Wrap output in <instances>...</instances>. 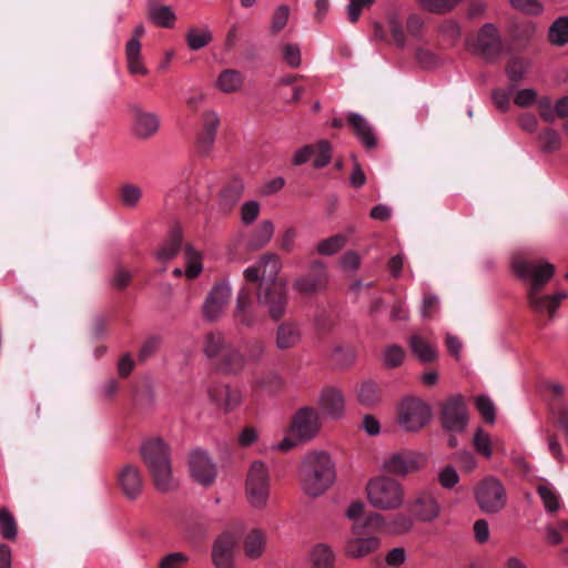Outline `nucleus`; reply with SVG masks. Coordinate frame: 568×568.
<instances>
[{
  "label": "nucleus",
  "instance_id": "1",
  "mask_svg": "<svg viewBox=\"0 0 568 568\" xmlns=\"http://www.w3.org/2000/svg\"><path fill=\"white\" fill-rule=\"evenodd\" d=\"M282 268L278 255L266 253L244 271L246 282H258L256 300L273 321L281 320L287 306L286 281L277 277Z\"/></svg>",
  "mask_w": 568,
  "mask_h": 568
},
{
  "label": "nucleus",
  "instance_id": "2",
  "mask_svg": "<svg viewBox=\"0 0 568 568\" xmlns=\"http://www.w3.org/2000/svg\"><path fill=\"white\" fill-rule=\"evenodd\" d=\"M335 465L325 452L307 454L300 469V480L303 491L312 497L324 494L335 481Z\"/></svg>",
  "mask_w": 568,
  "mask_h": 568
},
{
  "label": "nucleus",
  "instance_id": "3",
  "mask_svg": "<svg viewBox=\"0 0 568 568\" xmlns=\"http://www.w3.org/2000/svg\"><path fill=\"white\" fill-rule=\"evenodd\" d=\"M141 456L158 490L169 491L176 486L170 449L162 439L152 438L144 442L141 447Z\"/></svg>",
  "mask_w": 568,
  "mask_h": 568
},
{
  "label": "nucleus",
  "instance_id": "4",
  "mask_svg": "<svg viewBox=\"0 0 568 568\" xmlns=\"http://www.w3.org/2000/svg\"><path fill=\"white\" fill-rule=\"evenodd\" d=\"M384 524V517L378 513H372L365 517L364 523L352 524L349 536L344 545V555L349 559H362L374 552L381 547V539L372 534L369 529Z\"/></svg>",
  "mask_w": 568,
  "mask_h": 568
},
{
  "label": "nucleus",
  "instance_id": "5",
  "mask_svg": "<svg viewBox=\"0 0 568 568\" xmlns=\"http://www.w3.org/2000/svg\"><path fill=\"white\" fill-rule=\"evenodd\" d=\"M369 505L378 510H397L405 504V488L397 479L379 475L371 478L365 486Z\"/></svg>",
  "mask_w": 568,
  "mask_h": 568
},
{
  "label": "nucleus",
  "instance_id": "6",
  "mask_svg": "<svg viewBox=\"0 0 568 568\" xmlns=\"http://www.w3.org/2000/svg\"><path fill=\"white\" fill-rule=\"evenodd\" d=\"M271 495V474L267 466L260 460L253 462L245 479V497L248 505L263 510L267 507Z\"/></svg>",
  "mask_w": 568,
  "mask_h": 568
},
{
  "label": "nucleus",
  "instance_id": "7",
  "mask_svg": "<svg viewBox=\"0 0 568 568\" xmlns=\"http://www.w3.org/2000/svg\"><path fill=\"white\" fill-rule=\"evenodd\" d=\"M513 266L520 277L530 282L528 290L529 305L531 303H539L541 290L554 276L555 266L548 262H529L524 260L515 261Z\"/></svg>",
  "mask_w": 568,
  "mask_h": 568
},
{
  "label": "nucleus",
  "instance_id": "8",
  "mask_svg": "<svg viewBox=\"0 0 568 568\" xmlns=\"http://www.w3.org/2000/svg\"><path fill=\"white\" fill-rule=\"evenodd\" d=\"M474 495L480 510L488 515L500 513L507 505V493L504 485L491 476L476 485Z\"/></svg>",
  "mask_w": 568,
  "mask_h": 568
},
{
  "label": "nucleus",
  "instance_id": "9",
  "mask_svg": "<svg viewBox=\"0 0 568 568\" xmlns=\"http://www.w3.org/2000/svg\"><path fill=\"white\" fill-rule=\"evenodd\" d=\"M397 417L405 430L418 432L430 422L432 408L422 398L408 396L398 404Z\"/></svg>",
  "mask_w": 568,
  "mask_h": 568
},
{
  "label": "nucleus",
  "instance_id": "10",
  "mask_svg": "<svg viewBox=\"0 0 568 568\" xmlns=\"http://www.w3.org/2000/svg\"><path fill=\"white\" fill-rule=\"evenodd\" d=\"M408 509L417 521L425 524L437 520L443 510L437 496L430 490L418 491L409 501Z\"/></svg>",
  "mask_w": 568,
  "mask_h": 568
},
{
  "label": "nucleus",
  "instance_id": "11",
  "mask_svg": "<svg viewBox=\"0 0 568 568\" xmlns=\"http://www.w3.org/2000/svg\"><path fill=\"white\" fill-rule=\"evenodd\" d=\"M442 422L443 426L450 432L460 433L465 429L468 422V413L463 396L455 395L444 403Z\"/></svg>",
  "mask_w": 568,
  "mask_h": 568
},
{
  "label": "nucleus",
  "instance_id": "12",
  "mask_svg": "<svg viewBox=\"0 0 568 568\" xmlns=\"http://www.w3.org/2000/svg\"><path fill=\"white\" fill-rule=\"evenodd\" d=\"M424 458L415 452H398L390 454L383 462V470L397 476H405L422 468Z\"/></svg>",
  "mask_w": 568,
  "mask_h": 568
},
{
  "label": "nucleus",
  "instance_id": "13",
  "mask_svg": "<svg viewBox=\"0 0 568 568\" xmlns=\"http://www.w3.org/2000/svg\"><path fill=\"white\" fill-rule=\"evenodd\" d=\"M118 486L123 496L130 500L138 499L144 487V480L140 468L133 464H125L116 474Z\"/></svg>",
  "mask_w": 568,
  "mask_h": 568
},
{
  "label": "nucleus",
  "instance_id": "14",
  "mask_svg": "<svg viewBox=\"0 0 568 568\" xmlns=\"http://www.w3.org/2000/svg\"><path fill=\"white\" fill-rule=\"evenodd\" d=\"M189 469L194 481L204 487L211 486L217 475L216 465L202 450H195L190 455Z\"/></svg>",
  "mask_w": 568,
  "mask_h": 568
},
{
  "label": "nucleus",
  "instance_id": "15",
  "mask_svg": "<svg viewBox=\"0 0 568 568\" xmlns=\"http://www.w3.org/2000/svg\"><path fill=\"white\" fill-rule=\"evenodd\" d=\"M207 394L211 402L224 413L235 410L243 400L242 390L227 384H212Z\"/></svg>",
  "mask_w": 568,
  "mask_h": 568
},
{
  "label": "nucleus",
  "instance_id": "16",
  "mask_svg": "<svg viewBox=\"0 0 568 568\" xmlns=\"http://www.w3.org/2000/svg\"><path fill=\"white\" fill-rule=\"evenodd\" d=\"M291 429L302 440L313 438L320 430L318 413L312 407L298 409L293 417Z\"/></svg>",
  "mask_w": 568,
  "mask_h": 568
},
{
  "label": "nucleus",
  "instance_id": "17",
  "mask_svg": "<svg viewBox=\"0 0 568 568\" xmlns=\"http://www.w3.org/2000/svg\"><path fill=\"white\" fill-rule=\"evenodd\" d=\"M231 297V286L227 283L214 285L203 304V316L209 322L216 321L223 313Z\"/></svg>",
  "mask_w": 568,
  "mask_h": 568
},
{
  "label": "nucleus",
  "instance_id": "18",
  "mask_svg": "<svg viewBox=\"0 0 568 568\" xmlns=\"http://www.w3.org/2000/svg\"><path fill=\"white\" fill-rule=\"evenodd\" d=\"M250 387L253 393H277L282 389L284 381L282 375L273 368L256 367L250 377Z\"/></svg>",
  "mask_w": 568,
  "mask_h": 568
},
{
  "label": "nucleus",
  "instance_id": "19",
  "mask_svg": "<svg viewBox=\"0 0 568 568\" xmlns=\"http://www.w3.org/2000/svg\"><path fill=\"white\" fill-rule=\"evenodd\" d=\"M317 404L321 413L333 419L343 417L345 413L344 395L334 386H326L321 390Z\"/></svg>",
  "mask_w": 568,
  "mask_h": 568
},
{
  "label": "nucleus",
  "instance_id": "20",
  "mask_svg": "<svg viewBox=\"0 0 568 568\" xmlns=\"http://www.w3.org/2000/svg\"><path fill=\"white\" fill-rule=\"evenodd\" d=\"M144 27L139 24L133 30L132 38L125 44V59L128 70L134 75L148 74V69L144 67L141 57V38L144 36Z\"/></svg>",
  "mask_w": 568,
  "mask_h": 568
},
{
  "label": "nucleus",
  "instance_id": "21",
  "mask_svg": "<svg viewBox=\"0 0 568 568\" xmlns=\"http://www.w3.org/2000/svg\"><path fill=\"white\" fill-rule=\"evenodd\" d=\"M236 541L237 535L232 531H224L216 538L212 551L213 562L216 568H231L233 549Z\"/></svg>",
  "mask_w": 568,
  "mask_h": 568
},
{
  "label": "nucleus",
  "instance_id": "22",
  "mask_svg": "<svg viewBox=\"0 0 568 568\" xmlns=\"http://www.w3.org/2000/svg\"><path fill=\"white\" fill-rule=\"evenodd\" d=\"M327 280L325 265L316 262L312 265L311 273L304 277L297 278L293 283V287L300 293L308 294L324 288L327 284Z\"/></svg>",
  "mask_w": 568,
  "mask_h": 568
},
{
  "label": "nucleus",
  "instance_id": "23",
  "mask_svg": "<svg viewBox=\"0 0 568 568\" xmlns=\"http://www.w3.org/2000/svg\"><path fill=\"white\" fill-rule=\"evenodd\" d=\"M132 130L136 138L149 139L158 132L160 119L155 113L134 108L132 110Z\"/></svg>",
  "mask_w": 568,
  "mask_h": 568
},
{
  "label": "nucleus",
  "instance_id": "24",
  "mask_svg": "<svg viewBox=\"0 0 568 568\" xmlns=\"http://www.w3.org/2000/svg\"><path fill=\"white\" fill-rule=\"evenodd\" d=\"M302 341L300 325L292 321L282 322L275 331V346L280 351H287L296 347Z\"/></svg>",
  "mask_w": 568,
  "mask_h": 568
},
{
  "label": "nucleus",
  "instance_id": "25",
  "mask_svg": "<svg viewBox=\"0 0 568 568\" xmlns=\"http://www.w3.org/2000/svg\"><path fill=\"white\" fill-rule=\"evenodd\" d=\"M477 48L486 59H493L500 52V39L497 28L491 23L481 27L477 36Z\"/></svg>",
  "mask_w": 568,
  "mask_h": 568
},
{
  "label": "nucleus",
  "instance_id": "26",
  "mask_svg": "<svg viewBox=\"0 0 568 568\" xmlns=\"http://www.w3.org/2000/svg\"><path fill=\"white\" fill-rule=\"evenodd\" d=\"M234 318L237 325L245 327H252L256 323L251 292L246 286L239 292Z\"/></svg>",
  "mask_w": 568,
  "mask_h": 568
},
{
  "label": "nucleus",
  "instance_id": "27",
  "mask_svg": "<svg viewBox=\"0 0 568 568\" xmlns=\"http://www.w3.org/2000/svg\"><path fill=\"white\" fill-rule=\"evenodd\" d=\"M219 125L220 119L215 112L207 111L203 114L202 131L197 138L199 145L203 151H207L212 146Z\"/></svg>",
  "mask_w": 568,
  "mask_h": 568
},
{
  "label": "nucleus",
  "instance_id": "28",
  "mask_svg": "<svg viewBox=\"0 0 568 568\" xmlns=\"http://www.w3.org/2000/svg\"><path fill=\"white\" fill-rule=\"evenodd\" d=\"M408 345L413 352V354L422 362V363H432L437 358V348L436 345L425 338L422 335L414 334L408 339Z\"/></svg>",
  "mask_w": 568,
  "mask_h": 568
},
{
  "label": "nucleus",
  "instance_id": "29",
  "mask_svg": "<svg viewBox=\"0 0 568 568\" xmlns=\"http://www.w3.org/2000/svg\"><path fill=\"white\" fill-rule=\"evenodd\" d=\"M182 231L179 227L173 229L168 239L160 245L155 256L161 262L173 260L178 253L183 250Z\"/></svg>",
  "mask_w": 568,
  "mask_h": 568
},
{
  "label": "nucleus",
  "instance_id": "30",
  "mask_svg": "<svg viewBox=\"0 0 568 568\" xmlns=\"http://www.w3.org/2000/svg\"><path fill=\"white\" fill-rule=\"evenodd\" d=\"M183 257L185 264L184 276L187 280L199 277L203 271V254L187 243L183 246Z\"/></svg>",
  "mask_w": 568,
  "mask_h": 568
},
{
  "label": "nucleus",
  "instance_id": "31",
  "mask_svg": "<svg viewBox=\"0 0 568 568\" xmlns=\"http://www.w3.org/2000/svg\"><path fill=\"white\" fill-rule=\"evenodd\" d=\"M347 121L352 125L355 134L367 149H372L376 145V136L373 129L361 114L351 113L347 116Z\"/></svg>",
  "mask_w": 568,
  "mask_h": 568
},
{
  "label": "nucleus",
  "instance_id": "32",
  "mask_svg": "<svg viewBox=\"0 0 568 568\" xmlns=\"http://www.w3.org/2000/svg\"><path fill=\"white\" fill-rule=\"evenodd\" d=\"M308 561L311 568H333L335 562V554L326 544H317L313 546L308 552Z\"/></svg>",
  "mask_w": 568,
  "mask_h": 568
},
{
  "label": "nucleus",
  "instance_id": "33",
  "mask_svg": "<svg viewBox=\"0 0 568 568\" xmlns=\"http://www.w3.org/2000/svg\"><path fill=\"white\" fill-rule=\"evenodd\" d=\"M274 234V224L270 220L262 221L251 233L247 246L251 250H258L268 244Z\"/></svg>",
  "mask_w": 568,
  "mask_h": 568
},
{
  "label": "nucleus",
  "instance_id": "34",
  "mask_svg": "<svg viewBox=\"0 0 568 568\" xmlns=\"http://www.w3.org/2000/svg\"><path fill=\"white\" fill-rule=\"evenodd\" d=\"M223 368L232 374L241 373L247 365L245 355L239 349L227 347L221 357Z\"/></svg>",
  "mask_w": 568,
  "mask_h": 568
},
{
  "label": "nucleus",
  "instance_id": "35",
  "mask_svg": "<svg viewBox=\"0 0 568 568\" xmlns=\"http://www.w3.org/2000/svg\"><path fill=\"white\" fill-rule=\"evenodd\" d=\"M243 84V78L239 71L224 70L216 80L217 88L224 93L239 91Z\"/></svg>",
  "mask_w": 568,
  "mask_h": 568
},
{
  "label": "nucleus",
  "instance_id": "36",
  "mask_svg": "<svg viewBox=\"0 0 568 568\" xmlns=\"http://www.w3.org/2000/svg\"><path fill=\"white\" fill-rule=\"evenodd\" d=\"M265 537L257 529L251 530L244 539V551L250 558H258L264 550Z\"/></svg>",
  "mask_w": 568,
  "mask_h": 568
},
{
  "label": "nucleus",
  "instance_id": "37",
  "mask_svg": "<svg viewBox=\"0 0 568 568\" xmlns=\"http://www.w3.org/2000/svg\"><path fill=\"white\" fill-rule=\"evenodd\" d=\"M548 39L555 45L568 43V16L559 17L552 22L548 31Z\"/></svg>",
  "mask_w": 568,
  "mask_h": 568
},
{
  "label": "nucleus",
  "instance_id": "38",
  "mask_svg": "<svg viewBox=\"0 0 568 568\" xmlns=\"http://www.w3.org/2000/svg\"><path fill=\"white\" fill-rule=\"evenodd\" d=\"M568 294L566 292H558L554 295H540L539 303H531L530 307L536 312H548L552 316L560 303L566 300Z\"/></svg>",
  "mask_w": 568,
  "mask_h": 568
},
{
  "label": "nucleus",
  "instance_id": "39",
  "mask_svg": "<svg viewBox=\"0 0 568 568\" xmlns=\"http://www.w3.org/2000/svg\"><path fill=\"white\" fill-rule=\"evenodd\" d=\"M150 20L162 28H171L175 21V14L168 6H152L149 10Z\"/></svg>",
  "mask_w": 568,
  "mask_h": 568
},
{
  "label": "nucleus",
  "instance_id": "40",
  "mask_svg": "<svg viewBox=\"0 0 568 568\" xmlns=\"http://www.w3.org/2000/svg\"><path fill=\"white\" fill-rule=\"evenodd\" d=\"M415 520L412 514H397L387 521L386 529L393 535H404L412 531Z\"/></svg>",
  "mask_w": 568,
  "mask_h": 568
},
{
  "label": "nucleus",
  "instance_id": "41",
  "mask_svg": "<svg viewBox=\"0 0 568 568\" xmlns=\"http://www.w3.org/2000/svg\"><path fill=\"white\" fill-rule=\"evenodd\" d=\"M225 341L221 333H209L204 339L203 351L210 358L222 357L225 352Z\"/></svg>",
  "mask_w": 568,
  "mask_h": 568
},
{
  "label": "nucleus",
  "instance_id": "42",
  "mask_svg": "<svg viewBox=\"0 0 568 568\" xmlns=\"http://www.w3.org/2000/svg\"><path fill=\"white\" fill-rule=\"evenodd\" d=\"M547 513H556L560 509V498L556 490L548 484H540L537 487Z\"/></svg>",
  "mask_w": 568,
  "mask_h": 568
},
{
  "label": "nucleus",
  "instance_id": "43",
  "mask_svg": "<svg viewBox=\"0 0 568 568\" xmlns=\"http://www.w3.org/2000/svg\"><path fill=\"white\" fill-rule=\"evenodd\" d=\"M185 39L190 49L200 50L212 41V34L206 28H192L187 31Z\"/></svg>",
  "mask_w": 568,
  "mask_h": 568
},
{
  "label": "nucleus",
  "instance_id": "44",
  "mask_svg": "<svg viewBox=\"0 0 568 568\" xmlns=\"http://www.w3.org/2000/svg\"><path fill=\"white\" fill-rule=\"evenodd\" d=\"M347 242V236L344 234H336L328 239L321 241L317 244V252L322 255H333L341 251Z\"/></svg>",
  "mask_w": 568,
  "mask_h": 568
},
{
  "label": "nucleus",
  "instance_id": "45",
  "mask_svg": "<svg viewBox=\"0 0 568 568\" xmlns=\"http://www.w3.org/2000/svg\"><path fill=\"white\" fill-rule=\"evenodd\" d=\"M463 0H417L418 4L426 11L443 14L452 11Z\"/></svg>",
  "mask_w": 568,
  "mask_h": 568
},
{
  "label": "nucleus",
  "instance_id": "46",
  "mask_svg": "<svg viewBox=\"0 0 568 568\" xmlns=\"http://www.w3.org/2000/svg\"><path fill=\"white\" fill-rule=\"evenodd\" d=\"M474 448L475 450L489 459L493 456V444L491 438L488 433H486L483 428H478L474 435Z\"/></svg>",
  "mask_w": 568,
  "mask_h": 568
},
{
  "label": "nucleus",
  "instance_id": "47",
  "mask_svg": "<svg viewBox=\"0 0 568 568\" xmlns=\"http://www.w3.org/2000/svg\"><path fill=\"white\" fill-rule=\"evenodd\" d=\"M0 529L2 537L13 540L17 537L18 529L13 515L7 509H0Z\"/></svg>",
  "mask_w": 568,
  "mask_h": 568
},
{
  "label": "nucleus",
  "instance_id": "48",
  "mask_svg": "<svg viewBox=\"0 0 568 568\" xmlns=\"http://www.w3.org/2000/svg\"><path fill=\"white\" fill-rule=\"evenodd\" d=\"M266 353V344L260 338H255L246 344L245 358L247 364H258Z\"/></svg>",
  "mask_w": 568,
  "mask_h": 568
},
{
  "label": "nucleus",
  "instance_id": "49",
  "mask_svg": "<svg viewBox=\"0 0 568 568\" xmlns=\"http://www.w3.org/2000/svg\"><path fill=\"white\" fill-rule=\"evenodd\" d=\"M357 396L358 400L364 405H374L381 398L377 385L372 382L363 383L358 389Z\"/></svg>",
  "mask_w": 568,
  "mask_h": 568
},
{
  "label": "nucleus",
  "instance_id": "50",
  "mask_svg": "<svg viewBox=\"0 0 568 568\" xmlns=\"http://www.w3.org/2000/svg\"><path fill=\"white\" fill-rule=\"evenodd\" d=\"M405 358L403 347L398 345L387 346L383 354V362L387 368H395L402 365Z\"/></svg>",
  "mask_w": 568,
  "mask_h": 568
},
{
  "label": "nucleus",
  "instance_id": "51",
  "mask_svg": "<svg viewBox=\"0 0 568 568\" xmlns=\"http://www.w3.org/2000/svg\"><path fill=\"white\" fill-rule=\"evenodd\" d=\"M528 68V60L523 58H513L506 67V73L511 81L517 82L525 75Z\"/></svg>",
  "mask_w": 568,
  "mask_h": 568
},
{
  "label": "nucleus",
  "instance_id": "52",
  "mask_svg": "<svg viewBox=\"0 0 568 568\" xmlns=\"http://www.w3.org/2000/svg\"><path fill=\"white\" fill-rule=\"evenodd\" d=\"M290 17V7L287 4H281L277 7L272 16L271 20V33L277 34L287 24Z\"/></svg>",
  "mask_w": 568,
  "mask_h": 568
},
{
  "label": "nucleus",
  "instance_id": "53",
  "mask_svg": "<svg viewBox=\"0 0 568 568\" xmlns=\"http://www.w3.org/2000/svg\"><path fill=\"white\" fill-rule=\"evenodd\" d=\"M513 9L529 16H538L544 11V6L538 0H508Z\"/></svg>",
  "mask_w": 568,
  "mask_h": 568
},
{
  "label": "nucleus",
  "instance_id": "54",
  "mask_svg": "<svg viewBox=\"0 0 568 568\" xmlns=\"http://www.w3.org/2000/svg\"><path fill=\"white\" fill-rule=\"evenodd\" d=\"M243 192V184L239 181L232 183L226 186L221 193V200L224 203V206L227 210H231L232 206L240 200Z\"/></svg>",
  "mask_w": 568,
  "mask_h": 568
},
{
  "label": "nucleus",
  "instance_id": "55",
  "mask_svg": "<svg viewBox=\"0 0 568 568\" xmlns=\"http://www.w3.org/2000/svg\"><path fill=\"white\" fill-rule=\"evenodd\" d=\"M120 197L125 206H135L142 197V190L135 184H124L121 187Z\"/></svg>",
  "mask_w": 568,
  "mask_h": 568
},
{
  "label": "nucleus",
  "instance_id": "56",
  "mask_svg": "<svg viewBox=\"0 0 568 568\" xmlns=\"http://www.w3.org/2000/svg\"><path fill=\"white\" fill-rule=\"evenodd\" d=\"M314 165L316 168H323L331 161L332 150L327 141H320L313 146Z\"/></svg>",
  "mask_w": 568,
  "mask_h": 568
},
{
  "label": "nucleus",
  "instance_id": "57",
  "mask_svg": "<svg viewBox=\"0 0 568 568\" xmlns=\"http://www.w3.org/2000/svg\"><path fill=\"white\" fill-rule=\"evenodd\" d=\"M387 22L393 40L398 47H403L405 44L406 39L399 17L395 12H392L387 17Z\"/></svg>",
  "mask_w": 568,
  "mask_h": 568
},
{
  "label": "nucleus",
  "instance_id": "58",
  "mask_svg": "<svg viewBox=\"0 0 568 568\" xmlns=\"http://www.w3.org/2000/svg\"><path fill=\"white\" fill-rule=\"evenodd\" d=\"M261 206L256 201H246L242 204L240 214L241 221L245 225L252 224L260 214Z\"/></svg>",
  "mask_w": 568,
  "mask_h": 568
},
{
  "label": "nucleus",
  "instance_id": "59",
  "mask_svg": "<svg viewBox=\"0 0 568 568\" xmlns=\"http://www.w3.org/2000/svg\"><path fill=\"white\" fill-rule=\"evenodd\" d=\"M475 403L483 418L487 423L493 424L495 422V406L491 399L487 396L480 395L476 398Z\"/></svg>",
  "mask_w": 568,
  "mask_h": 568
},
{
  "label": "nucleus",
  "instance_id": "60",
  "mask_svg": "<svg viewBox=\"0 0 568 568\" xmlns=\"http://www.w3.org/2000/svg\"><path fill=\"white\" fill-rule=\"evenodd\" d=\"M438 481L443 488L452 489L459 483V475L453 466H446L438 473Z\"/></svg>",
  "mask_w": 568,
  "mask_h": 568
},
{
  "label": "nucleus",
  "instance_id": "61",
  "mask_svg": "<svg viewBox=\"0 0 568 568\" xmlns=\"http://www.w3.org/2000/svg\"><path fill=\"white\" fill-rule=\"evenodd\" d=\"M283 59L291 68H298L302 63L300 47L293 43L285 44L283 48Z\"/></svg>",
  "mask_w": 568,
  "mask_h": 568
},
{
  "label": "nucleus",
  "instance_id": "62",
  "mask_svg": "<svg viewBox=\"0 0 568 568\" xmlns=\"http://www.w3.org/2000/svg\"><path fill=\"white\" fill-rule=\"evenodd\" d=\"M131 273L122 266H116L111 277V286L115 290H124L131 282Z\"/></svg>",
  "mask_w": 568,
  "mask_h": 568
},
{
  "label": "nucleus",
  "instance_id": "63",
  "mask_svg": "<svg viewBox=\"0 0 568 568\" xmlns=\"http://www.w3.org/2000/svg\"><path fill=\"white\" fill-rule=\"evenodd\" d=\"M365 510V504L362 500H353L345 510V517L353 524L364 523L363 517Z\"/></svg>",
  "mask_w": 568,
  "mask_h": 568
},
{
  "label": "nucleus",
  "instance_id": "64",
  "mask_svg": "<svg viewBox=\"0 0 568 568\" xmlns=\"http://www.w3.org/2000/svg\"><path fill=\"white\" fill-rule=\"evenodd\" d=\"M187 557L182 552H173L164 557L160 564V568H184Z\"/></svg>",
  "mask_w": 568,
  "mask_h": 568
}]
</instances>
